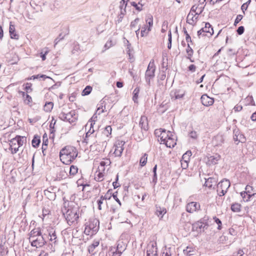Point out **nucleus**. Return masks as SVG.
I'll return each instance as SVG.
<instances>
[{
	"label": "nucleus",
	"instance_id": "obj_18",
	"mask_svg": "<svg viewBox=\"0 0 256 256\" xmlns=\"http://www.w3.org/2000/svg\"><path fill=\"white\" fill-rule=\"evenodd\" d=\"M224 139L222 134H217L216 136L212 140V143L214 146H220L224 142Z\"/></svg>",
	"mask_w": 256,
	"mask_h": 256
},
{
	"label": "nucleus",
	"instance_id": "obj_34",
	"mask_svg": "<svg viewBox=\"0 0 256 256\" xmlns=\"http://www.w3.org/2000/svg\"><path fill=\"white\" fill-rule=\"evenodd\" d=\"M104 171L100 170L98 169L96 172L95 180L98 182H101L104 180Z\"/></svg>",
	"mask_w": 256,
	"mask_h": 256
},
{
	"label": "nucleus",
	"instance_id": "obj_24",
	"mask_svg": "<svg viewBox=\"0 0 256 256\" xmlns=\"http://www.w3.org/2000/svg\"><path fill=\"white\" fill-rule=\"evenodd\" d=\"M245 190L248 194L246 200H249L252 196L256 194V192L254 190V188L249 185L246 186Z\"/></svg>",
	"mask_w": 256,
	"mask_h": 256
},
{
	"label": "nucleus",
	"instance_id": "obj_4",
	"mask_svg": "<svg viewBox=\"0 0 256 256\" xmlns=\"http://www.w3.org/2000/svg\"><path fill=\"white\" fill-rule=\"evenodd\" d=\"M82 216V210H80L78 206H69L64 216L69 225L78 222L79 218Z\"/></svg>",
	"mask_w": 256,
	"mask_h": 256
},
{
	"label": "nucleus",
	"instance_id": "obj_36",
	"mask_svg": "<svg viewBox=\"0 0 256 256\" xmlns=\"http://www.w3.org/2000/svg\"><path fill=\"white\" fill-rule=\"evenodd\" d=\"M104 102V100H101L100 103L98 104V107L97 108L96 112H98V114L104 112V109L105 108V104Z\"/></svg>",
	"mask_w": 256,
	"mask_h": 256
},
{
	"label": "nucleus",
	"instance_id": "obj_15",
	"mask_svg": "<svg viewBox=\"0 0 256 256\" xmlns=\"http://www.w3.org/2000/svg\"><path fill=\"white\" fill-rule=\"evenodd\" d=\"M200 209V204L196 202H190L187 204L186 210L188 212L193 213Z\"/></svg>",
	"mask_w": 256,
	"mask_h": 256
},
{
	"label": "nucleus",
	"instance_id": "obj_62",
	"mask_svg": "<svg viewBox=\"0 0 256 256\" xmlns=\"http://www.w3.org/2000/svg\"><path fill=\"white\" fill-rule=\"evenodd\" d=\"M242 109V105L240 104H236L234 106V107L233 108V110L234 112H239L241 111Z\"/></svg>",
	"mask_w": 256,
	"mask_h": 256
},
{
	"label": "nucleus",
	"instance_id": "obj_10",
	"mask_svg": "<svg viewBox=\"0 0 256 256\" xmlns=\"http://www.w3.org/2000/svg\"><path fill=\"white\" fill-rule=\"evenodd\" d=\"M230 183L228 180L224 179L217 184V192L220 196H224L230 186Z\"/></svg>",
	"mask_w": 256,
	"mask_h": 256
},
{
	"label": "nucleus",
	"instance_id": "obj_3",
	"mask_svg": "<svg viewBox=\"0 0 256 256\" xmlns=\"http://www.w3.org/2000/svg\"><path fill=\"white\" fill-rule=\"evenodd\" d=\"M76 149L72 146H66L60 152V158L62 162L66 164H70L78 156Z\"/></svg>",
	"mask_w": 256,
	"mask_h": 256
},
{
	"label": "nucleus",
	"instance_id": "obj_9",
	"mask_svg": "<svg viewBox=\"0 0 256 256\" xmlns=\"http://www.w3.org/2000/svg\"><path fill=\"white\" fill-rule=\"evenodd\" d=\"M196 5L193 6L186 17V22L192 26L196 24L199 16L198 14L195 12L196 11Z\"/></svg>",
	"mask_w": 256,
	"mask_h": 256
},
{
	"label": "nucleus",
	"instance_id": "obj_12",
	"mask_svg": "<svg viewBox=\"0 0 256 256\" xmlns=\"http://www.w3.org/2000/svg\"><path fill=\"white\" fill-rule=\"evenodd\" d=\"M233 137L234 140L236 144H238L240 142H244L246 140L244 136L237 128L234 130Z\"/></svg>",
	"mask_w": 256,
	"mask_h": 256
},
{
	"label": "nucleus",
	"instance_id": "obj_48",
	"mask_svg": "<svg viewBox=\"0 0 256 256\" xmlns=\"http://www.w3.org/2000/svg\"><path fill=\"white\" fill-rule=\"evenodd\" d=\"M92 90V88L90 86H86L82 92V96H87L89 94Z\"/></svg>",
	"mask_w": 256,
	"mask_h": 256
},
{
	"label": "nucleus",
	"instance_id": "obj_52",
	"mask_svg": "<svg viewBox=\"0 0 256 256\" xmlns=\"http://www.w3.org/2000/svg\"><path fill=\"white\" fill-rule=\"evenodd\" d=\"M40 142V139L38 138L34 137L32 142V146L34 148H36L38 146Z\"/></svg>",
	"mask_w": 256,
	"mask_h": 256
},
{
	"label": "nucleus",
	"instance_id": "obj_50",
	"mask_svg": "<svg viewBox=\"0 0 256 256\" xmlns=\"http://www.w3.org/2000/svg\"><path fill=\"white\" fill-rule=\"evenodd\" d=\"M78 168L76 166H71L70 168V174L72 176H74L78 172Z\"/></svg>",
	"mask_w": 256,
	"mask_h": 256
},
{
	"label": "nucleus",
	"instance_id": "obj_14",
	"mask_svg": "<svg viewBox=\"0 0 256 256\" xmlns=\"http://www.w3.org/2000/svg\"><path fill=\"white\" fill-rule=\"evenodd\" d=\"M202 32L207 33L208 36H211L214 34L213 28L208 22H206L205 24V26L198 31L197 35H200L202 34Z\"/></svg>",
	"mask_w": 256,
	"mask_h": 256
},
{
	"label": "nucleus",
	"instance_id": "obj_5",
	"mask_svg": "<svg viewBox=\"0 0 256 256\" xmlns=\"http://www.w3.org/2000/svg\"><path fill=\"white\" fill-rule=\"evenodd\" d=\"M99 224L98 220L96 218L90 220L85 225L84 234L90 236L96 234L99 230Z\"/></svg>",
	"mask_w": 256,
	"mask_h": 256
},
{
	"label": "nucleus",
	"instance_id": "obj_29",
	"mask_svg": "<svg viewBox=\"0 0 256 256\" xmlns=\"http://www.w3.org/2000/svg\"><path fill=\"white\" fill-rule=\"evenodd\" d=\"M111 162L109 159L106 158L100 162V165L98 167L100 170L104 171L105 166H108L110 165Z\"/></svg>",
	"mask_w": 256,
	"mask_h": 256
},
{
	"label": "nucleus",
	"instance_id": "obj_40",
	"mask_svg": "<svg viewBox=\"0 0 256 256\" xmlns=\"http://www.w3.org/2000/svg\"><path fill=\"white\" fill-rule=\"evenodd\" d=\"M54 104L52 102H46L44 106V110L46 112H50L52 109Z\"/></svg>",
	"mask_w": 256,
	"mask_h": 256
},
{
	"label": "nucleus",
	"instance_id": "obj_46",
	"mask_svg": "<svg viewBox=\"0 0 256 256\" xmlns=\"http://www.w3.org/2000/svg\"><path fill=\"white\" fill-rule=\"evenodd\" d=\"M150 31V30H148V28H147V26L144 25L142 28V30L140 32L141 36L144 37L146 36L148 34L149 32Z\"/></svg>",
	"mask_w": 256,
	"mask_h": 256
},
{
	"label": "nucleus",
	"instance_id": "obj_45",
	"mask_svg": "<svg viewBox=\"0 0 256 256\" xmlns=\"http://www.w3.org/2000/svg\"><path fill=\"white\" fill-rule=\"evenodd\" d=\"M130 4L132 6L135 7L137 10L140 11L142 10V4L139 2L137 3L135 1H132L130 2Z\"/></svg>",
	"mask_w": 256,
	"mask_h": 256
},
{
	"label": "nucleus",
	"instance_id": "obj_26",
	"mask_svg": "<svg viewBox=\"0 0 256 256\" xmlns=\"http://www.w3.org/2000/svg\"><path fill=\"white\" fill-rule=\"evenodd\" d=\"M166 210L164 207H160L156 205V214L160 218H162L164 215L166 214Z\"/></svg>",
	"mask_w": 256,
	"mask_h": 256
},
{
	"label": "nucleus",
	"instance_id": "obj_39",
	"mask_svg": "<svg viewBox=\"0 0 256 256\" xmlns=\"http://www.w3.org/2000/svg\"><path fill=\"white\" fill-rule=\"evenodd\" d=\"M11 138V133L6 132L3 135L1 140H2L4 143H6L8 142H10Z\"/></svg>",
	"mask_w": 256,
	"mask_h": 256
},
{
	"label": "nucleus",
	"instance_id": "obj_19",
	"mask_svg": "<svg viewBox=\"0 0 256 256\" xmlns=\"http://www.w3.org/2000/svg\"><path fill=\"white\" fill-rule=\"evenodd\" d=\"M127 2L128 1H122V2H120L121 5L120 6V13L118 16L117 20H116V23H120L122 21V20L124 18V16L126 14V10L125 9L122 10V7L124 6L126 7L127 5Z\"/></svg>",
	"mask_w": 256,
	"mask_h": 256
},
{
	"label": "nucleus",
	"instance_id": "obj_59",
	"mask_svg": "<svg viewBox=\"0 0 256 256\" xmlns=\"http://www.w3.org/2000/svg\"><path fill=\"white\" fill-rule=\"evenodd\" d=\"M189 136L190 138L193 139H196L198 138V134L196 131H192L189 133Z\"/></svg>",
	"mask_w": 256,
	"mask_h": 256
},
{
	"label": "nucleus",
	"instance_id": "obj_53",
	"mask_svg": "<svg viewBox=\"0 0 256 256\" xmlns=\"http://www.w3.org/2000/svg\"><path fill=\"white\" fill-rule=\"evenodd\" d=\"M168 49H170L172 48V32L171 30H170L168 34Z\"/></svg>",
	"mask_w": 256,
	"mask_h": 256
},
{
	"label": "nucleus",
	"instance_id": "obj_7",
	"mask_svg": "<svg viewBox=\"0 0 256 256\" xmlns=\"http://www.w3.org/2000/svg\"><path fill=\"white\" fill-rule=\"evenodd\" d=\"M59 118L62 120L68 122L72 125H75L78 116L75 110H71L67 113L60 112Z\"/></svg>",
	"mask_w": 256,
	"mask_h": 256
},
{
	"label": "nucleus",
	"instance_id": "obj_17",
	"mask_svg": "<svg viewBox=\"0 0 256 256\" xmlns=\"http://www.w3.org/2000/svg\"><path fill=\"white\" fill-rule=\"evenodd\" d=\"M202 104L206 106H210L214 104V99L206 94H203L200 98Z\"/></svg>",
	"mask_w": 256,
	"mask_h": 256
},
{
	"label": "nucleus",
	"instance_id": "obj_54",
	"mask_svg": "<svg viewBox=\"0 0 256 256\" xmlns=\"http://www.w3.org/2000/svg\"><path fill=\"white\" fill-rule=\"evenodd\" d=\"M186 52L188 56H192L194 51L192 48H190L189 44H188V47L186 50Z\"/></svg>",
	"mask_w": 256,
	"mask_h": 256
},
{
	"label": "nucleus",
	"instance_id": "obj_33",
	"mask_svg": "<svg viewBox=\"0 0 256 256\" xmlns=\"http://www.w3.org/2000/svg\"><path fill=\"white\" fill-rule=\"evenodd\" d=\"M99 242L98 240H94L92 244L88 248V252L90 254H94L95 248L99 245Z\"/></svg>",
	"mask_w": 256,
	"mask_h": 256
},
{
	"label": "nucleus",
	"instance_id": "obj_58",
	"mask_svg": "<svg viewBox=\"0 0 256 256\" xmlns=\"http://www.w3.org/2000/svg\"><path fill=\"white\" fill-rule=\"evenodd\" d=\"M104 201L103 196H100V199L98 200V208L100 210H102V204H103Z\"/></svg>",
	"mask_w": 256,
	"mask_h": 256
},
{
	"label": "nucleus",
	"instance_id": "obj_49",
	"mask_svg": "<svg viewBox=\"0 0 256 256\" xmlns=\"http://www.w3.org/2000/svg\"><path fill=\"white\" fill-rule=\"evenodd\" d=\"M192 156V152L190 151H187L185 154H184L182 156V159L181 160H186V161L189 162L190 158Z\"/></svg>",
	"mask_w": 256,
	"mask_h": 256
},
{
	"label": "nucleus",
	"instance_id": "obj_32",
	"mask_svg": "<svg viewBox=\"0 0 256 256\" xmlns=\"http://www.w3.org/2000/svg\"><path fill=\"white\" fill-rule=\"evenodd\" d=\"M243 103L245 106L255 105L253 98L252 96H248L246 98L243 100Z\"/></svg>",
	"mask_w": 256,
	"mask_h": 256
},
{
	"label": "nucleus",
	"instance_id": "obj_6",
	"mask_svg": "<svg viewBox=\"0 0 256 256\" xmlns=\"http://www.w3.org/2000/svg\"><path fill=\"white\" fill-rule=\"evenodd\" d=\"M26 138L24 136H17L15 138H11L9 142L8 150H11L12 154L16 153L20 146L24 144Z\"/></svg>",
	"mask_w": 256,
	"mask_h": 256
},
{
	"label": "nucleus",
	"instance_id": "obj_1",
	"mask_svg": "<svg viewBox=\"0 0 256 256\" xmlns=\"http://www.w3.org/2000/svg\"><path fill=\"white\" fill-rule=\"evenodd\" d=\"M28 240L31 246L36 248H42L48 242L52 251H54L53 245L58 242L56 230L50 226L32 230L29 234Z\"/></svg>",
	"mask_w": 256,
	"mask_h": 256
},
{
	"label": "nucleus",
	"instance_id": "obj_27",
	"mask_svg": "<svg viewBox=\"0 0 256 256\" xmlns=\"http://www.w3.org/2000/svg\"><path fill=\"white\" fill-rule=\"evenodd\" d=\"M205 179L206 182L204 183V186L209 188H212L213 186H214L216 184V178H208Z\"/></svg>",
	"mask_w": 256,
	"mask_h": 256
},
{
	"label": "nucleus",
	"instance_id": "obj_64",
	"mask_svg": "<svg viewBox=\"0 0 256 256\" xmlns=\"http://www.w3.org/2000/svg\"><path fill=\"white\" fill-rule=\"evenodd\" d=\"M244 252L242 250H239L236 253L234 254L232 256H242Z\"/></svg>",
	"mask_w": 256,
	"mask_h": 256
},
{
	"label": "nucleus",
	"instance_id": "obj_41",
	"mask_svg": "<svg viewBox=\"0 0 256 256\" xmlns=\"http://www.w3.org/2000/svg\"><path fill=\"white\" fill-rule=\"evenodd\" d=\"M139 92L140 88L138 87H136L134 90L132 100L135 102H137Z\"/></svg>",
	"mask_w": 256,
	"mask_h": 256
},
{
	"label": "nucleus",
	"instance_id": "obj_31",
	"mask_svg": "<svg viewBox=\"0 0 256 256\" xmlns=\"http://www.w3.org/2000/svg\"><path fill=\"white\" fill-rule=\"evenodd\" d=\"M126 245L123 242H119L117 245L116 252L122 254L123 252L126 250Z\"/></svg>",
	"mask_w": 256,
	"mask_h": 256
},
{
	"label": "nucleus",
	"instance_id": "obj_47",
	"mask_svg": "<svg viewBox=\"0 0 256 256\" xmlns=\"http://www.w3.org/2000/svg\"><path fill=\"white\" fill-rule=\"evenodd\" d=\"M205 5H204V2L202 4H200L198 6H196L197 8L196 11L195 12L197 14L200 15L203 11L204 9V6Z\"/></svg>",
	"mask_w": 256,
	"mask_h": 256
},
{
	"label": "nucleus",
	"instance_id": "obj_21",
	"mask_svg": "<svg viewBox=\"0 0 256 256\" xmlns=\"http://www.w3.org/2000/svg\"><path fill=\"white\" fill-rule=\"evenodd\" d=\"M220 158V156L218 154H215L214 156L208 158L207 164L209 165H214L218 163Z\"/></svg>",
	"mask_w": 256,
	"mask_h": 256
},
{
	"label": "nucleus",
	"instance_id": "obj_63",
	"mask_svg": "<svg viewBox=\"0 0 256 256\" xmlns=\"http://www.w3.org/2000/svg\"><path fill=\"white\" fill-rule=\"evenodd\" d=\"M243 16L242 14H238L234 20V24L236 26L242 18Z\"/></svg>",
	"mask_w": 256,
	"mask_h": 256
},
{
	"label": "nucleus",
	"instance_id": "obj_2",
	"mask_svg": "<svg viewBox=\"0 0 256 256\" xmlns=\"http://www.w3.org/2000/svg\"><path fill=\"white\" fill-rule=\"evenodd\" d=\"M154 134L158 136L160 143L164 144L168 148L174 147L176 144V136L171 132L160 128L156 130Z\"/></svg>",
	"mask_w": 256,
	"mask_h": 256
},
{
	"label": "nucleus",
	"instance_id": "obj_35",
	"mask_svg": "<svg viewBox=\"0 0 256 256\" xmlns=\"http://www.w3.org/2000/svg\"><path fill=\"white\" fill-rule=\"evenodd\" d=\"M146 22L148 24V30H151V28L153 26V17L151 14H148L146 16Z\"/></svg>",
	"mask_w": 256,
	"mask_h": 256
},
{
	"label": "nucleus",
	"instance_id": "obj_20",
	"mask_svg": "<svg viewBox=\"0 0 256 256\" xmlns=\"http://www.w3.org/2000/svg\"><path fill=\"white\" fill-rule=\"evenodd\" d=\"M184 96V92L180 90H176L170 94L171 98L173 100L182 98Z\"/></svg>",
	"mask_w": 256,
	"mask_h": 256
},
{
	"label": "nucleus",
	"instance_id": "obj_22",
	"mask_svg": "<svg viewBox=\"0 0 256 256\" xmlns=\"http://www.w3.org/2000/svg\"><path fill=\"white\" fill-rule=\"evenodd\" d=\"M139 126L142 130H148V120L147 117L144 116H142L139 122Z\"/></svg>",
	"mask_w": 256,
	"mask_h": 256
},
{
	"label": "nucleus",
	"instance_id": "obj_60",
	"mask_svg": "<svg viewBox=\"0 0 256 256\" xmlns=\"http://www.w3.org/2000/svg\"><path fill=\"white\" fill-rule=\"evenodd\" d=\"M214 222H216V223L218 224V230H220L222 228V222L220 220L219 218H216V216L214 218Z\"/></svg>",
	"mask_w": 256,
	"mask_h": 256
},
{
	"label": "nucleus",
	"instance_id": "obj_30",
	"mask_svg": "<svg viewBox=\"0 0 256 256\" xmlns=\"http://www.w3.org/2000/svg\"><path fill=\"white\" fill-rule=\"evenodd\" d=\"M206 226V225L204 224L201 222H197L193 224V228L197 232H201L202 229Z\"/></svg>",
	"mask_w": 256,
	"mask_h": 256
},
{
	"label": "nucleus",
	"instance_id": "obj_56",
	"mask_svg": "<svg viewBox=\"0 0 256 256\" xmlns=\"http://www.w3.org/2000/svg\"><path fill=\"white\" fill-rule=\"evenodd\" d=\"M139 21H140L139 18H136L134 20L132 21L130 24V26L131 28H134L138 24Z\"/></svg>",
	"mask_w": 256,
	"mask_h": 256
},
{
	"label": "nucleus",
	"instance_id": "obj_11",
	"mask_svg": "<svg viewBox=\"0 0 256 256\" xmlns=\"http://www.w3.org/2000/svg\"><path fill=\"white\" fill-rule=\"evenodd\" d=\"M156 242H150L147 246L146 256H158Z\"/></svg>",
	"mask_w": 256,
	"mask_h": 256
},
{
	"label": "nucleus",
	"instance_id": "obj_44",
	"mask_svg": "<svg viewBox=\"0 0 256 256\" xmlns=\"http://www.w3.org/2000/svg\"><path fill=\"white\" fill-rule=\"evenodd\" d=\"M115 42H113L112 40H108L104 44V48H105L103 52L105 51L106 50H108L110 48L112 47V46H114Z\"/></svg>",
	"mask_w": 256,
	"mask_h": 256
},
{
	"label": "nucleus",
	"instance_id": "obj_55",
	"mask_svg": "<svg viewBox=\"0 0 256 256\" xmlns=\"http://www.w3.org/2000/svg\"><path fill=\"white\" fill-rule=\"evenodd\" d=\"M112 130V128L110 126H107L106 127L104 130V134L106 136H108V135L111 134Z\"/></svg>",
	"mask_w": 256,
	"mask_h": 256
},
{
	"label": "nucleus",
	"instance_id": "obj_28",
	"mask_svg": "<svg viewBox=\"0 0 256 256\" xmlns=\"http://www.w3.org/2000/svg\"><path fill=\"white\" fill-rule=\"evenodd\" d=\"M196 250L192 246H188L186 249L184 250V253L186 256H192L196 254Z\"/></svg>",
	"mask_w": 256,
	"mask_h": 256
},
{
	"label": "nucleus",
	"instance_id": "obj_43",
	"mask_svg": "<svg viewBox=\"0 0 256 256\" xmlns=\"http://www.w3.org/2000/svg\"><path fill=\"white\" fill-rule=\"evenodd\" d=\"M48 52L49 50L48 48H45L42 50V52H40V57L43 61L46 60V55L48 53Z\"/></svg>",
	"mask_w": 256,
	"mask_h": 256
},
{
	"label": "nucleus",
	"instance_id": "obj_16",
	"mask_svg": "<svg viewBox=\"0 0 256 256\" xmlns=\"http://www.w3.org/2000/svg\"><path fill=\"white\" fill-rule=\"evenodd\" d=\"M88 128V130L86 134V138L84 139V140L86 143L91 142L92 138L96 136V135H94V134L95 132L94 128V126H88L86 128V130Z\"/></svg>",
	"mask_w": 256,
	"mask_h": 256
},
{
	"label": "nucleus",
	"instance_id": "obj_37",
	"mask_svg": "<svg viewBox=\"0 0 256 256\" xmlns=\"http://www.w3.org/2000/svg\"><path fill=\"white\" fill-rule=\"evenodd\" d=\"M97 120V116H96V114H94L92 118L88 121L87 124L86 125V128L89 126H94V125L95 124Z\"/></svg>",
	"mask_w": 256,
	"mask_h": 256
},
{
	"label": "nucleus",
	"instance_id": "obj_25",
	"mask_svg": "<svg viewBox=\"0 0 256 256\" xmlns=\"http://www.w3.org/2000/svg\"><path fill=\"white\" fill-rule=\"evenodd\" d=\"M9 32L12 38L16 40H18V35L16 32L15 26L12 24V22H10Z\"/></svg>",
	"mask_w": 256,
	"mask_h": 256
},
{
	"label": "nucleus",
	"instance_id": "obj_61",
	"mask_svg": "<svg viewBox=\"0 0 256 256\" xmlns=\"http://www.w3.org/2000/svg\"><path fill=\"white\" fill-rule=\"evenodd\" d=\"M251 1H248L246 2L242 6H241V9L242 10V12H244V11L246 10L248 8V4H250V2Z\"/></svg>",
	"mask_w": 256,
	"mask_h": 256
},
{
	"label": "nucleus",
	"instance_id": "obj_23",
	"mask_svg": "<svg viewBox=\"0 0 256 256\" xmlns=\"http://www.w3.org/2000/svg\"><path fill=\"white\" fill-rule=\"evenodd\" d=\"M30 4L36 11L42 10V4H44L43 1H30Z\"/></svg>",
	"mask_w": 256,
	"mask_h": 256
},
{
	"label": "nucleus",
	"instance_id": "obj_51",
	"mask_svg": "<svg viewBox=\"0 0 256 256\" xmlns=\"http://www.w3.org/2000/svg\"><path fill=\"white\" fill-rule=\"evenodd\" d=\"M43 78L44 80L46 79V78H50L49 76H46V75H44V74H38V75H34V76H32L30 79V80H32V79H33V80H34V79H38V78Z\"/></svg>",
	"mask_w": 256,
	"mask_h": 256
},
{
	"label": "nucleus",
	"instance_id": "obj_13",
	"mask_svg": "<svg viewBox=\"0 0 256 256\" xmlns=\"http://www.w3.org/2000/svg\"><path fill=\"white\" fill-rule=\"evenodd\" d=\"M125 142L124 141H118L114 145V154L116 156H120L124 150L123 146Z\"/></svg>",
	"mask_w": 256,
	"mask_h": 256
},
{
	"label": "nucleus",
	"instance_id": "obj_42",
	"mask_svg": "<svg viewBox=\"0 0 256 256\" xmlns=\"http://www.w3.org/2000/svg\"><path fill=\"white\" fill-rule=\"evenodd\" d=\"M147 160H148V154H144L140 159V165L142 166H145L146 164Z\"/></svg>",
	"mask_w": 256,
	"mask_h": 256
},
{
	"label": "nucleus",
	"instance_id": "obj_57",
	"mask_svg": "<svg viewBox=\"0 0 256 256\" xmlns=\"http://www.w3.org/2000/svg\"><path fill=\"white\" fill-rule=\"evenodd\" d=\"M181 166L182 169H186L188 167V162L186 160H181Z\"/></svg>",
	"mask_w": 256,
	"mask_h": 256
},
{
	"label": "nucleus",
	"instance_id": "obj_38",
	"mask_svg": "<svg viewBox=\"0 0 256 256\" xmlns=\"http://www.w3.org/2000/svg\"><path fill=\"white\" fill-rule=\"evenodd\" d=\"M241 205L238 203H234L231 206V210L234 212H238L240 211Z\"/></svg>",
	"mask_w": 256,
	"mask_h": 256
},
{
	"label": "nucleus",
	"instance_id": "obj_8",
	"mask_svg": "<svg viewBox=\"0 0 256 256\" xmlns=\"http://www.w3.org/2000/svg\"><path fill=\"white\" fill-rule=\"evenodd\" d=\"M155 71L156 66L154 60H152L150 61L145 73V79L148 85H150V80L154 77Z\"/></svg>",
	"mask_w": 256,
	"mask_h": 256
}]
</instances>
